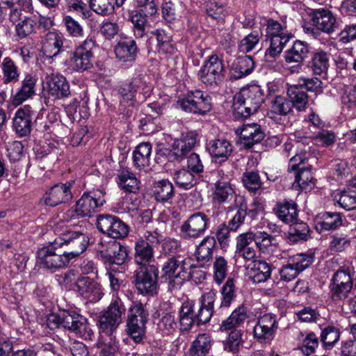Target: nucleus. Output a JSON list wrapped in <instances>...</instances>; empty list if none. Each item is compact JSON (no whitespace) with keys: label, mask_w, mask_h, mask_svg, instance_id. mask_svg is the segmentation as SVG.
<instances>
[{"label":"nucleus","mask_w":356,"mask_h":356,"mask_svg":"<svg viewBox=\"0 0 356 356\" xmlns=\"http://www.w3.org/2000/svg\"><path fill=\"white\" fill-rule=\"evenodd\" d=\"M216 292L213 290L204 292L200 299L201 306L196 315L197 325L208 323L213 314V303L216 298Z\"/></svg>","instance_id":"obj_27"},{"label":"nucleus","mask_w":356,"mask_h":356,"mask_svg":"<svg viewBox=\"0 0 356 356\" xmlns=\"http://www.w3.org/2000/svg\"><path fill=\"white\" fill-rule=\"evenodd\" d=\"M97 227L102 233L112 238H124L129 232V227L125 222L120 218L110 214L99 215Z\"/></svg>","instance_id":"obj_15"},{"label":"nucleus","mask_w":356,"mask_h":356,"mask_svg":"<svg viewBox=\"0 0 356 356\" xmlns=\"http://www.w3.org/2000/svg\"><path fill=\"white\" fill-rule=\"evenodd\" d=\"M271 112L286 115L292 111V102L285 97L277 95L271 101Z\"/></svg>","instance_id":"obj_51"},{"label":"nucleus","mask_w":356,"mask_h":356,"mask_svg":"<svg viewBox=\"0 0 356 356\" xmlns=\"http://www.w3.org/2000/svg\"><path fill=\"white\" fill-rule=\"evenodd\" d=\"M209 224V219L203 212H197L191 215L180 227L183 238H197L202 236Z\"/></svg>","instance_id":"obj_17"},{"label":"nucleus","mask_w":356,"mask_h":356,"mask_svg":"<svg viewBox=\"0 0 356 356\" xmlns=\"http://www.w3.org/2000/svg\"><path fill=\"white\" fill-rule=\"evenodd\" d=\"M0 67L3 74V83L8 84L19 81L20 72L16 63L11 58L5 57L0 65Z\"/></svg>","instance_id":"obj_39"},{"label":"nucleus","mask_w":356,"mask_h":356,"mask_svg":"<svg viewBox=\"0 0 356 356\" xmlns=\"http://www.w3.org/2000/svg\"><path fill=\"white\" fill-rule=\"evenodd\" d=\"M35 25V23L31 17H24L23 19L15 25L17 35L21 39L26 38L33 33Z\"/></svg>","instance_id":"obj_59"},{"label":"nucleus","mask_w":356,"mask_h":356,"mask_svg":"<svg viewBox=\"0 0 356 356\" xmlns=\"http://www.w3.org/2000/svg\"><path fill=\"white\" fill-rule=\"evenodd\" d=\"M134 250V259L138 267L155 265L152 264L154 261V251L150 246L136 241Z\"/></svg>","instance_id":"obj_36"},{"label":"nucleus","mask_w":356,"mask_h":356,"mask_svg":"<svg viewBox=\"0 0 356 356\" xmlns=\"http://www.w3.org/2000/svg\"><path fill=\"white\" fill-rule=\"evenodd\" d=\"M264 96L263 90L257 85L243 88L234 97V108L243 118H248L260 108Z\"/></svg>","instance_id":"obj_2"},{"label":"nucleus","mask_w":356,"mask_h":356,"mask_svg":"<svg viewBox=\"0 0 356 356\" xmlns=\"http://www.w3.org/2000/svg\"><path fill=\"white\" fill-rule=\"evenodd\" d=\"M187 259H183L180 257H169L163 263L161 272L162 277L168 279V289L170 291L181 288L186 280V271L191 265Z\"/></svg>","instance_id":"obj_8"},{"label":"nucleus","mask_w":356,"mask_h":356,"mask_svg":"<svg viewBox=\"0 0 356 356\" xmlns=\"http://www.w3.org/2000/svg\"><path fill=\"white\" fill-rule=\"evenodd\" d=\"M330 243L331 250L341 252L348 248L351 245V238L345 234H336L331 237Z\"/></svg>","instance_id":"obj_58"},{"label":"nucleus","mask_w":356,"mask_h":356,"mask_svg":"<svg viewBox=\"0 0 356 356\" xmlns=\"http://www.w3.org/2000/svg\"><path fill=\"white\" fill-rule=\"evenodd\" d=\"M309 15L312 25L316 27V31L312 27L305 28V29L307 32H311L313 35L318 33V31L330 34L337 28L336 15L328 8L312 9Z\"/></svg>","instance_id":"obj_14"},{"label":"nucleus","mask_w":356,"mask_h":356,"mask_svg":"<svg viewBox=\"0 0 356 356\" xmlns=\"http://www.w3.org/2000/svg\"><path fill=\"white\" fill-rule=\"evenodd\" d=\"M314 260L313 253L297 254L289 259L290 262L300 273L307 268L314 262Z\"/></svg>","instance_id":"obj_55"},{"label":"nucleus","mask_w":356,"mask_h":356,"mask_svg":"<svg viewBox=\"0 0 356 356\" xmlns=\"http://www.w3.org/2000/svg\"><path fill=\"white\" fill-rule=\"evenodd\" d=\"M225 66L222 60L216 55L210 56L199 71L200 81L207 86H216L225 78Z\"/></svg>","instance_id":"obj_12"},{"label":"nucleus","mask_w":356,"mask_h":356,"mask_svg":"<svg viewBox=\"0 0 356 356\" xmlns=\"http://www.w3.org/2000/svg\"><path fill=\"white\" fill-rule=\"evenodd\" d=\"M227 262L223 257H218L213 262V278L216 283L221 284L227 276Z\"/></svg>","instance_id":"obj_61"},{"label":"nucleus","mask_w":356,"mask_h":356,"mask_svg":"<svg viewBox=\"0 0 356 356\" xmlns=\"http://www.w3.org/2000/svg\"><path fill=\"white\" fill-rule=\"evenodd\" d=\"M259 41V35L257 33H251L238 44V50L242 53H248L253 50Z\"/></svg>","instance_id":"obj_64"},{"label":"nucleus","mask_w":356,"mask_h":356,"mask_svg":"<svg viewBox=\"0 0 356 356\" xmlns=\"http://www.w3.org/2000/svg\"><path fill=\"white\" fill-rule=\"evenodd\" d=\"M221 306L229 307L235 298V284L232 278H229L221 289Z\"/></svg>","instance_id":"obj_62"},{"label":"nucleus","mask_w":356,"mask_h":356,"mask_svg":"<svg viewBox=\"0 0 356 356\" xmlns=\"http://www.w3.org/2000/svg\"><path fill=\"white\" fill-rule=\"evenodd\" d=\"M159 329L164 334H172L177 327L175 315L171 313H165L161 317L159 323Z\"/></svg>","instance_id":"obj_63"},{"label":"nucleus","mask_w":356,"mask_h":356,"mask_svg":"<svg viewBox=\"0 0 356 356\" xmlns=\"http://www.w3.org/2000/svg\"><path fill=\"white\" fill-rule=\"evenodd\" d=\"M329 288L331 298L334 301L348 298L353 288L350 271L343 268L339 269L334 273Z\"/></svg>","instance_id":"obj_16"},{"label":"nucleus","mask_w":356,"mask_h":356,"mask_svg":"<svg viewBox=\"0 0 356 356\" xmlns=\"http://www.w3.org/2000/svg\"><path fill=\"white\" fill-rule=\"evenodd\" d=\"M45 81L47 93L54 99L67 98L70 95V84L63 75L53 72L47 74Z\"/></svg>","instance_id":"obj_20"},{"label":"nucleus","mask_w":356,"mask_h":356,"mask_svg":"<svg viewBox=\"0 0 356 356\" xmlns=\"http://www.w3.org/2000/svg\"><path fill=\"white\" fill-rule=\"evenodd\" d=\"M36 119V111L30 105H24L15 112L13 120V129L19 137L27 136L31 134Z\"/></svg>","instance_id":"obj_18"},{"label":"nucleus","mask_w":356,"mask_h":356,"mask_svg":"<svg viewBox=\"0 0 356 356\" xmlns=\"http://www.w3.org/2000/svg\"><path fill=\"white\" fill-rule=\"evenodd\" d=\"M151 34L156 37L157 42L156 50L159 54H168L174 53L175 48L170 42V37L168 35L165 30L158 29L152 31Z\"/></svg>","instance_id":"obj_45"},{"label":"nucleus","mask_w":356,"mask_h":356,"mask_svg":"<svg viewBox=\"0 0 356 356\" xmlns=\"http://www.w3.org/2000/svg\"><path fill=\"white\" fill-rule=\"evenodd\" d=\"M152 145L149 143L139 144L134 152L133 159L135 165L140 169L149 165Z\"/></svg>","instance_id":"obj_44"},{"label":"nucleus","mask_w":356,"mask_h":356,"mask_svg":"<svg viewBox=\"0 0 356 356\" xmlns=\"http://www.w3.org/2000/svg\"><path fill=\"white\" fill-rule=\"evenodd\" d=\"M322 81L318 78L301 76L296 85L298 86L301 90L305 89L309 92L319 93L322 92Z\"/></svg>","instance_id":"obj_57"},{"label":"nucleus","mask_w":356,"mask_h":356,"mask_svg":"<svg viewBox=\"0 0 356 356\" xmlns=\"http://www.w3.org/2000/svg\"><path fill=\"white\" fill-rule=\"evenodd\" d=\"M41 50L49 58L58 56L63 47V35L57 31H49L42 38Z\"/></svg>","instance_id":"obj_22"},{"label":"nucleus","mask_w":356,"mask_h":356,"mask_svg":"<svg viewBox=\"0 0 356 356\" xmlns=\"http://www.w3.org/2000/svg\"><path fill=\"white\" fill-rule=\"evenodd\" d=\"M47 326L51 330L60 327L85 340H92L95 337L88 319L74 311H63L59 314H49L46 321Z\"/></svg>","instance_id":"obj_1"},{"label":"nucleus","mask_w":356,"mask_h":356,"mask_svg":"<svg viewBox=\"0 0 356 356\" xmlns=\"http://www.w3.org/2000/svg\"><path fill=\"white\" fill-rule=\"evenodd\" d=\"M289 99L292 102V108L294 107L298 111H305L309 103L307 94L301 90L298 86H290L287 92Z\"/></svg>","instance_id":"obj_41"},{"label":"nucleus","mask_w":356,"mask_h":356,"mask_svg":"<svg viewBox=\"0 0 356 356\" xmlns=\"http://www.w3.org/2000/svg\"><path fill=\"white\" fill-rule=\"evenodd\" d=\"M340 337V332L334 326H327L324 328L321 334V341L327 348H332Z\"/></svg>","instance_id":"obj_60"},{"label":"nucleus","mask_w":356,"mask_h":356,"mask_svg":"<svg viewBox=\"0 0 356 356\" xmlns=\"http://www.w3.org/2000/svg\"><path fill=\"white\" fill-rule=\"evenodd\" d=\"M307 160L305 152L296 154L289 160L288 171L293 172L295 178H302V177L309 178L312 175V167L311 165H305Z\"/></svg>","instance_id":"obj_28"},{"label":"nucleus","mask_w":356,"mask_h":356,"mask_svg":"<svg viewBox=\"0 0 356 356\" xmlns=\"http://www.w3.org/2000/svg\"><path fill=\"white\" fill-rule=\"evenodd\" d=\"M254 245L263 252L268 250L270 247L275 245L276 243L275 237L265 232H257L254 233Z\"/></svg>","instance_id":"obj_56"},{"label":"nucleus","mask_w":356,"mask_h":356,"mask_svg":"<svg viewBox=\"0 0 356 356\" xmlns=\"http://www.w3.org/2000/svg\"><path fill=\"white\" fill-rule=\"evenodd\" d=\"M177 104L185 112L204 116L213 108L211 97L206 92L190 90L177 100Z\"/></svg>","instance_id":"obj_7"},{"label":"nucleus","mask_w":356,"mask_h":356,"mask_svg":"<svg viewBox=\"0 0 356 356\" xmlns=\"http://www.w3.org/2000/svg\"><path fill=\"white\" fill-rule=\"evenodd\" d=\"M273 211L280 220L287 224L296 221L298 215V205L292 200L277 202Z\"/></svg>","instance_id":"obj_29"},{"label":"nucleus","mask_w":356,"mask_h":356,"mask_svg":"<svg viewBox=\"0 0 356 356\" xmlns=\"http://www.w3.org/2000/svg\"><path fill=\"white\" fill-rule=\"evenodd\" d=\"M159 268L156 265L138 267L134 273V284L143 295L154 296L159 287Z\"/></svg>","instance_id":"obj_10"},{"label":"nucleus","mask_w":356,"mask_h":356,"mask_svg":"<svg viewBox=\"0 0 356 356\" xmlns=\"http://www.w3.org/2000/svg\"><path fill=\"white\" fill-rule=\"evenodd\" d=\"M276 332L257 323L254 327V339L261 344L270 343L274 339Z\"/></svg>","instance_id":"obj_54"},{"label":"nucleus","mask_w":356,"mask_h":356,"mask_svg":"<svg viewBox=\"0 0 356 356\" xmlns=\"http://www.w3.org/2000/svg\"><path fill=\"white\" fill-rule=\"evenodd\" d=\"M207 149L216 161H224L232 152V146L226 139H215L207 143Z\"/></svg>","instance_id":"obj_30"},{"label":"nucleus","mask_w":356,"mask_h":356,"mask_svg":"<svg viewBox=\"0 0 356 356\" xmlns=\"http://www.w3.org/2000/svg\"><path fill=\"white\" fill-rule=\"evenodd\" d=\"M197 142V135L188 132L180 139L175 140L171 149L162 147L157 149L158 156L165 157L169 161L182 159L195 147Z\"/></svg>","instance_id":"obj_13"},{"label":"nucleus","mask_w":356,"mask_h":356,"mask_svg":"<svg viewBox=\"0 0 356 356\" xmlns=\"http://www.w3.org/2000/svg\"><path fill=\"white\" fill-rule=\"evenodd\" d=\"M213 343L211 335L199 334L192 342L188 350L189 356H207Z\"/></svg>","instance_id":"obj_34"},{"label":"nucleus","mask_w":356,"mask_h":356,"mask_svg":"<svg viewBox=\"0 0 356 356\" xmlns=\"http://www.w3.org/2000/svg\"><path fill=\"white\" fill-rule=\"evenodd\" d=\"M216 243L215 236H207L197 246L195 257L201 266H204L211 259Z\"/></svg>","instance_id":"obj_35"},{"label":"nucleus","mask_w":356,"mask_h":356,"mask_svg":"<svg viewBox=\"0 0 356 356\" xmlns=\"http://www.w3.org/2000/svg\"><path fill=\"white\" fill-rule=\"evenodd\" d=\"M264 136L261 126L257 123L244 124L241 129L240 138L241 143L247 149H250L254 144L261 142Z\"/></svg>","instance_id":"obj_23"},{"label":"nucleus","mask_w":356,"mask_h":356,"mask_svg":"<svg viewBox=\"0 0 356 356\" xmlns=\"http://www.w3.org/2000/svg\"><path fill=\"white\" fill-rule=\"evenodd\" d=\"M115 0H90V6L97 15L108 16L114 13Z\"/></svg>","instance_id":"obj_50"},{"label":"nucleus","mask_w":356,"mask_h":356,"mask_svg":"<svg viewBox=\"0 0 356 356\" xmlns=\"http://www.w3.org/2000/svg\"><path fill=\"white\" fill-rule=\"evenodd\" d=\"M95 40L87 38L78 45L68 60V70L71 72H84L92 67L93 49Z\"/></svg>","instance_id":"obj_11"},{"label":"nucleus","mask_w":356,"mask_h":356,"mask_svg":"<svg viewBox=\"0 0 356 356\" xmlns=\"http://www.w3.org/2000/svg\"><path fill=\"white\" fill-rule=\"evenodd\" d=\"M116 58L121 62H133L136 60L138 47L134 40L120 41L114 49Z\"/></svg>","instance_id":"obj_32"},{"label":"nucleus","mask_w":356,"mask_h":356,"mask_svg":"<svg viewBox=\"0 0 356 356\" xmlns=\"http://www.w3.org/2000/svg\"><path fill=\"white\" fill-rule=\"evenodd\" d=\"M316 229L318 232L334 230L341 227L343 220L340 213L324 212L316 216Z\"/></svg>","instance_id":"obj_24"},{"label":"nucleus","mask_w":356,"mask_h":356,"mask_svg":"<svg viewBox=\"0 0 356 356\" xmlns=\"http://www.w3.org/2000/svg\"><path fill=\"white\" fill-rule=\"evenodd\" d=\"M17 6L10 8L9 13V20L15 25L23 19L22 10L29 12L32 9L31 0H17Z\"/></svg>","instance_id":"obj_53"},{"label":"nucleus","mask_w":356,"mask_h":356,"mask_svg":"<svg viewBox=\"0 0 356 356\" xmlns=\"http://www.w3.org/2000/svg\"><path fill=\"white\" fill-rule=\"evenodd\" d=\"M74 184L73 180L65 184H58L52 186L43 196L46 205L56 207L70 202L73 198L72 189Z\"/></svg>","instance_id":"obj_19"},{"label":"nucleus","mask_w":356,"mask_h":356,"mask_svg":"<svg viewBox=\"0 0 356 356\" xmlns=\"http://www.w3.org/2000/svg\"><path fill=\"white\" fill-rule=\"evenodd\" d=\"M105 194L106 192L102 190L84 193L76 202L74 207L65 213V219L90 217L106 202L104 198Z\"/></svg>","instance_id":"obj_4"},{"label":"nucleus","mask_w":356,"mask_h":356,"mask_svg":"<svg viewBox=\"0 0 356 356\" xmlns=\"http://www.w3.org/2000/svg\"><path fill=\"white\" fill-rule=\"evenodd\" d=\"M55 241L37 252V263L40 268L56 272L66 267L71 261L64 251H61Z\"/></svg>","instance_id":"obj_9"},{"label":"nucleus","mask_w":356,"mask_h":356,"mask_svg":"<svg viewBox=\"0 0 356 356\" xmlns=\"http://www.w3.org/2000/svg\"><path fill=\"white\" fill-rule=\"evenodd\" d=\"M154 194L157 202H167L172 197V184L166 179H161L156 183Z\"/></svg>","instance_id":"obj_49"},{"label":"nucleus","mask_w":356,"mask_h":356,"mask_svg":"<svg viewBox=\"0 0 356 356\" xmlns=\"http://www.w3.org/2000/svg\"><path fill=\"white\" fill-rule=\"evenodd\" d=\"M288 238L290 241L297 243L306 241L309 236V229L307 223L298 222V219L290 223Z\"/></svg>","instance_id":"obj_48"},{"label":"nucleus","mask_w":356,"mask_h":356,"mask_svg":"<svg viewBox=\"0 0 356 356\" xmlns=\"http://www.w3.org/2000/svg\"><path fill=\"white\" fill-rule=\"evenodd\" d=\"M104 257L111 264L121 265L127 257V249L119 242L112 241L108 243Z\"/></svg>","instance_id":"obj_38"},{"label":"nucleus","mask_w":356,"mask_h":356,"mask_svg":"<svg viewBox=\"0 0 356 356\" xmlns=\"http://www.w3.org/2000/svg\"><path fill=\"white\" fill-rule=\"evenodd\" d=\"M271 266L263 260H254L249 271L250 279L255 284L266 282L271 275Z\"/></svg>","instance_id":"obj_33"},{"label":"nucleus","mask_w":356,"mask_h":356,"mask_svg":"<svg viewBox=\"0 0 356 356\" xmlns=\"http://www.w3.org/2000/svg\"><path fill=\"white\" fill-rule=\"evenodd\" d=\"M179 324L180 329L183 331H188L191 329L193 325L196 321V316H194L193 305L190 301H186L182 303L179 312Z\"/></svg>","instance_id":"obj_42"},{"label":"nucleus","mask_w":356,"mask_h":356,"mask_svg":"<svg viewBox=\"0 0 356 356\" xmlns=\"http://www.w3.org/2000/svg\"><path fill=\"white\" fill-rule=\"evenodd\" d=\"M148 316V311L141 302H132L128 311L125 332L136 343H141L145 337Z\"/></svg>","instance_id":"obj_3"},{"label":"nucleus","mask_w":356,"mask_h":356,"mask_svg":"<svg viewBox=\"0 0 356 356\" xmlns=\"http://www.w3.org/2000/svg\"><path fill=\"white\" fill-rule=\"evenodd\" d=\"M247 318V309L244 307H239L226 320L222 321L220 329L222 331L233 329L243 323Z\"/></svg>","instance_id":"obj_47"},{"label":"nucleus","mask_w":356,"mask_h":356,"mask_svg":"<svg viewBox=\"0 0 356 356\" xmlns=\"http://www.w3.org/2000/svg\"><path fill=\"white\" fill-rule=\"evenodd\" d=\"M291 37L292 35L288 33L270 38V47L266 49L265 53L266 60L272 61L273 59L279 56Z\"/></svg>","instance_id":"obj_37"},{"label":"nucleus","mask_w":356,"mask_h":356,"mask_svg":"<svg viewBox=\"0 0 356 356\" xmlns=\"http://www.w3.org/2000/svg\"><path fill=\"white\" fill-rule=\"evenodd\" d=\"M126 308L124 302L119 298L113 299L108 307L98 317L99 333L113 334L122 322Z\"/></svg>","instance_id":"obj_6"},{"label":"nucleus","mask_w":356,"mask_h":356,"mask_svg":"<svg viewBox=\"0 0 356 356\" xmlns=\"http://www.w3.org/2000/svg\"><path fill=\"white\" fill-rule=\"evenodd\" d=\"M37 78L31 74H26L22 81V86L13 98V104L18 106L35 94Z\"/></svg>","instance_id":"obj_31"},{"label":"nucleus","mask_w":356,"mask_h":356,"mask_svg":"<svg viewBox=\"0 0 356 356\" xmlns=\"http://www.w3.org/2000/svg\"><path fill=\"white\" fill-rule=\"evenodd\" d=\"M57 234L55 244L59 248H65L63 251L70 261L81 254L88 246L89 237L82 232L65 229Z\"/></svg>","instance_id":"obj_5"},{"label":"nucleus","mask_w":356,"mask_h":356,"mask_svg":"<svg viewBox=\"0 0 356 356\" xmlns=\"http://www.w3.org/2000/svg\"><path fill=\"white\" fill-rule=\"evenodd\" d=\"M334 200L344 209H356V192L340 191L334 195Z\"/></svg>","instance_id":"obj_52"},{"label":"nucleus","mask_w":356,"mask_h":356,"mask_svg":"<svg viewBox=\"0 0 356 356\" xmlns=\"http://www.w3.org/2000/svg\"><path fill=\"white\" fill-rule=\"evenodd\" d=\"M76 286L79 294L90 302L99 301L104 295L101 285L88 277L79 278Z\"/></svg>","instance_id":"obj_21"},{"label":"nucleus","mask_w":356,"mask_h":356,"mask_svg":"<svg viewBox=\"0 0 356 356\" xmlns=\"http://www.w3.org/2000/svg\"><path fill=\"white\" fill-rule=\"evenodd\" d=\"M234 191L229 182L225 179H218L215 184V188L213 193V199L219 203H222L230 200Z\"/></svg>","instance_id":"obj_46"},{"label":"nucleus","mask_w":356,"mask_h":356,"mask_svg":"<svg viewBox=\"0 0 356 356\" xmlns=\"http://www.w3.org/2000/svg\"><path fill=\"white\" fill-rule=\"evenodd\" d=\"M129 20L133 24L134 35L141 38L147 33V29L149 27L147 15L138 11H132L129 15Z\"/></svg>","instance_id":"obj_40"},{"label":"nucleus","mask_w":356,"mask_h":356,"mask_svg":"<svg viewBox=\"0 0 356 356\" xmlns=\"http://www.w3.org/2000/svg\"><path fill=\"white\" fill-rule=\"evenodd\" d=\"M329 66V58L327 54L323 51H317L314 53L309 67L316 75L326 74Z\"/></svg>","instance_id":"obj_43"},{"label":"nucleus","mask_w":356,"mask_h":356,"mask_svg":"<svg viewBox=\"0 0 356 356\" xmlns=\"http://www.w3.org/2000/svg\"><path fill=\"white\" fill-rule=\"evenodd\" d=\"M309 51L310 47L306 42L297 40L284 51V58L288 63H301L309 57Z\"/></svg>","instance_id":"obj_26"},{"label":"nucleus","mask_w":356,"mask_h":356,"mask_svg":"<svg viewBox=\"0 0 356 356\" xmlns=\"http://www.w3.org/2000/svg\"><path fill=\"white\" fill-rule=\"evenodd\" d=\"M254 67V63L250 56H239L231 64L229 76L231 79H239L250 74Z\"/></svg>","instance_id":"obj_25"}]
</instances>
